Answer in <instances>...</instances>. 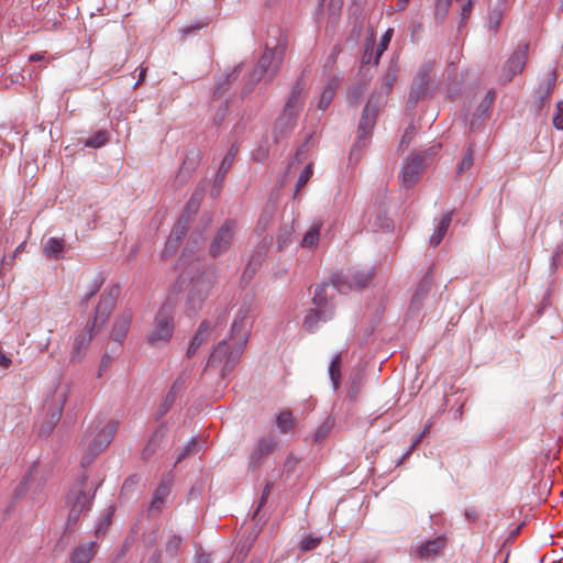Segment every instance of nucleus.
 Here are the masks:
<instances>
[{
  "label": "nucleus",
  "mask_w": 563,
  "mask_h": 563,
  "mask_svg": "<svg viewBox=\"0 0 563 563\" xmlns=\"http://www.w3.org/2000/svg\"><path fill=\"white\" fill-rule=\"evenodd\" d=\"M501 22V12L494 10L488 15V26L490 30L496 31Z\"/></svg>",
  "instance_id": "6e6d98bb"
},
{
  "label": "nucleus",
  "mask_w": 563,
  "mask_h": 563,
  "mask_svg": "<svg viewBox=\"0 0 563 563\" xmlns=\"http://www.w3.org/2000/svg\"><path fill=\"white\" fill-rule=\"evenodd\" d=\"M452 218H453V212L452 211L446 212L441 218V220H440L439 224L437 225L433 234L430 236V244L432 246L435 247V246H438L442 242V240H443L444 235L446 234L448 229H449V227H450V224L452 222Z\"/></svg>",
  "instance_id": "7c9ffc66"
},
{
  "label": "nucleus",
  "mask_w": 563,
  "mask_h": 563,
  "mask_svg": "<svg viewBox=\"0 0 563 563\" xmlns=\"http://www.w3.org/2000/svg\"><path fill=\"white\" fill-rule=\"evenodd\" d=\"M236 153H238V147L235 145H232L229 148L228 153L225 154V156L223 157V159L219 166V169L217 172V180H220V181L223 180L228 170L231 168V166L234 162Z\"/></svg>",
  "instance_id": "f704fd0d"
},
{
  "label": "nucleus",
  "mask_w": 563,
  "mask_h": 563,
  "mask_svg": "<svg viewBox=\"0 0 563 563\" xmlns=\"http://www.w3.org/2000/svg\"><path fill=\"white\" fill-rule=\"evenodd\" d=\"M253 320L251 306H241L231 327V339L242 346H245L251 333Z\"/></svg>",
  "instance_id": "9b49d317"
},
{
  "label": "nucleus",
  "mask_w": 563,
  "mask_h": 563,
  "mask_svg": "<svg viewBox=\"0 0 563 563\" xmlns=\"http://www.w3.org/2000/svg\"><path fill=\"white\" fill-rule=\"evenodd\" d=\"M431 285H432V277H431V273L429 272L422 277L420 283L418 284V286L415 290V294L412 296V305L420 303L423 300V298L430 291Z\"/></svg>",
  "instance_id": "72a5a7b5"
},
{
  "label": "nucleus",
  "mask_w": 563,
  "mask_h": 563,
  "mask_svg": "<svg viewBox=\"0 0 563 563\" xmlns=\"http://www.w3.org/2000/svg\"><path fill=\"white\" fill-rule=\"evenodd\" d=\"M422 167H423V159L421 156L416 155V156L410 157L402 168V173H401L402 183L406 186H411L412 184H415L418 180L419 175L422 172Z\"/></svg>",
  "instance_id": "412c9836"
},
{
  "label": "nucleus",
  "mask_w": 563,
  "mask_h": 563,
  "mask_svg": "<svg viewBox=\"0 0 563 563\" xmlns=\"http://www.w3.org/2000/svg\"><path fill=\"white\" fill-rule=\"evenodd\" d=\"M276 426L282 433L289 432L295 427L292 413L289 410L282 411L277 416Z\"/></svg>",
  "instance_id": "c9c22d12"
},
{
  "label": "nucleus",
  "mask_w": 563,
  "mask_h": 563,
  "mask_svg": "<svg viewBox=\"0 0 563 563\" xmlns=\"http://www.w3.org/2000/svg\"><path fill=\"white\" fill-rule=\"evenodd\" d=\"M385 103L383 93L372 95L367 101L357 128V136L354 146L361 148L366 146L367 141L372 136L373 129L376 123V117L379 109Z\"/></svg>",
  "instance_id": "423d86ee"
},
{
  "label": "nucleus",
  "mask_w": 563,
  "mask_h": 563,
  "mask_svg": "<svg viewBox=\"0 0 563 563\" xmlns=\"http://www.w3.org/2000/svg\"><path fill=\"white\" fill-rule=\"evenodd\" d=\"M305 99V82L303 75H301L291 87L283 110L299 115L303 108Z\"/></svg>",
  "instance_id": "f3484780"
},
{
  "label": "nucleus",
  "mask_w": 563,
  "mask_h": 563,
  "mask_svg": "<svg viewBox=\"0 0 563 563\" xmlns=\"http://www.w3.org/2000/svg\"><path fill=\"white\" fill-rule=\"evenodd\" d=\"M284 51V46L280 45L265 49L251 74V86L246 91H243L244 95L250 93L253 86L264 77H267L268 80H272L275 77L282 64Z\"/></svg>",
  "instance_id": "39448f33"
},
{
  "label": "nucleus",
  "mask_w": 563,
  "mask_h": 563,
  "mask_svg": "<svg viewBox=\"0 0 563 563\" xmlns=\"http://www.w3.org/2000/svg\"><path fill=\"white\" fill-rule=\"evenodd\" d=\"M111 363V356L108 355V354H104L100 361V364H99V367H98V372H97V376L100 378L102 377L103 373L107 371V368L109 367Z\"/></svg>",
  "instance_id": "052dcab7"
},
{
  "label": "nucleus",
  "mask_w": 563,
  "mask_h": 563,
  "mask_svg": "<svg viewBox=\"0 0 563 563\" xmlns=\"http://www.w3.org/2000/svg\"><path fill=\"white\" fill-rule=\"evenodd\" d=\"M199 451V443L196 439H192L180 452V454L177 457L176 463H179L185 457L195 454Z\"/></svg>",
  "instance_id": "de8ad7c7"
},
{
  "label": "nucleus",
  "mask_w": 563,
  "mask_h": 563,
  "mask_svg": "<svg viewBox=\"0 0 563 563\" xmlns=\"http://www.w3.org/2000/svg\"><path fill=\"white\" fill-rule=\"evenodd\" d=\"M496 98L495 90L490 89L485 98L481 101L471 121L472 128L475 126L477 120L486 119L492 110L494 100Z\"/></svg>",
  "instance_id": "cd10ccee"
},
{
  "label": "nucleus",
  "mask_w": 563,
  "mask_h": 563,
  "mask_svg": "<svg viewBox=\"0 0 563 563\" xmlns=\"http://www.w3.org/2000/svg\"><path fill=\"white\" fill-rule=\"evenodd\" d=\"M12 364L11 357H9L4 351L0 347V367L8 368Z\"/></svg>",
  "instance_id": "0e129e2a"
},
{
  "label": "nucleus",
  "mask_w": 563,
  "mask_h": 563,
  "mask_svg": "<svg viewBox=\"0 0 563 563\" xmlns=\"http://www.w3.org/2000/svg\"><path fill=\"white\" fill-rule=\"evenodd\" d=\"M312 165L309 164L305 167V169L299 175V178L296 184V192L295 196L301 190L302 187L309 181L310 177L312 176Z\"/></svg>",
  "instance_id": "a18cd8bd"
},
{
  "label": "nucleus",
  "mask_w": 563,
  "mask_h": 563,
  "mask_svg": "<svg viewBox=\"0 0 563 563\" xmlns=\"http://www.w3.org/2000/svg\"><path fill=\"white\" fill-rule=\"evenodd\" d=\"M93 496L95 492L88 486L87 476L80 475L66 496V505L69 508L67 519L69 526L76 525L80 516L90 509Z\"/></svg>",
  "instance_id": "7ed1b4c3"
},
{
  "label": "nucleus",
  "mask_w": 563,
  "mask_h": 563,
  "mask_svg": "<svg viewBox=\"0 0 563 563\" xmlns=\"http://www.w3.org/2000/svg\"><path fill=\"white\" fill-rule=\"evenodd\" d=\"M553 125L558 130H563V101H560L556 104V112L553 117Z\"/></svg>",
  "instance_id": "4d7b16f0"
},
{
  "label": "nucleus",
  "mask_w": 563,
  "mask_h": 563,
  "mask_svg": "<svg viewBox=\"0 0 563 563\" xmlns=\"http://www.w3.org/2000/svg\"><path fill=\"white\" fill-rule=\"evenodd\" d=\"M327 434V429L321 427L317 430V432L314 433V442H319L321 441Z\"/></svg>",
  "instance_id": "774afa93"
},
{
  "label": "nucleus",
  "mask_w": 563,
  "mask_h": 563,
  "mask_svg": "<svg viewBox=\"0 0 563 563\" xmlns=\"http://www.w3.org/2000/svg\"><path fill=\"white\" fill-rule=\"evenodd\" d=\"M341 354H336L329 366V375L331 378V382L333 384L334 389H338L340 386V378H341Z\"/></svg>",
  "instance_id": "e433bc0d"
},
{
  "label": "nucleus",
  "mask_w": 563,
  "mask_h": 563,
  "mask_svg": "<svg viewBox=\"0 0 563 563\" xmlns=\"http://www.w3.org/2000/svg\"><path fill=\"white\" fill-rule=\"evenodd\" d=\"M473 2H474V0H467V1L462 5V10H461V21H460L459 29H461L463 25H465L466 20L468 19V16H470V14H471V12H472Z\"/></svg>",
  "instance_id": "5fc2aeb1"
},
{
  "label": "nucleus",
  "mask_w": 563,
  "mask_h": 563,
  "mask_svg": "<svg viewBox=\"0 0 563 563\" xmlns=\"http://www.w3.org/2000/svg\"><path fill=\"white\" fill-rule=\"evenodd\" d=\"M108 142V134L106 131H98L93 136L86 141V145L89 147H101Z\"/></svg>",
  "instance_id": "37998d69"
},
{
  "label": "nucleus",
  "mask_w": 563,
  "mask_h": 563,
  "mask_svg": "<svg viewBox=\"0 0 563 563\" xmlns=\"http://www.w3.org/2000/svg\"><path fill=\"white\" fill-rule=\"evenodd\" d=\"M236 232V222L228 219L217 231L209 249L212 257H218L225 253L232 245Z\"/></svg>",
  "instance_id": "f8f14e48"
},
{
  "label": "nucleus",
  "mask_w": 563,
  "mask_h": 563,
  "mask_svg": "<svg viewBox=\"0 0 563 563\" xmlns=\"http://www.w3.org/2000/svg\"><path fill=\"white\" fill-rule=\"evenodd\" d=\"M201 199H202L201 191H196L195 194H192L191 198L187 202L186 211L196 213L199 208Z\"/></svg>",
  "instance_id": "864d4df0"
},
{
  "label": "nucleus",
  "mask_w": 563,
  "mask_h": 563,
  "mask_svg": "<svg viewBox=\"0 0 563 563\" xmlns=\"http://www.w3.org/2000/svg\"><path fill=\"white\" fill-rule=\"evenodd\" d=\"M291 235H292V229L290 227H283L279 230L278 236H277V243L278 249L284 250L287 247L291 242Z\"/></svg>",
  "instance_id": "79ce46f5"
},
{
  "label": "nucleus",
  "mask_w": 563,
  "mask_h": 563,
  "mask_svg": "<svg viewBox=\"0 0 563 563\" xmlns=\"http://www.w3.org/2000/svg\"><path fill=\"white\" fill-rule=\"evenodd\" d=\"M274 216V207H269L266 209L264 213L261 216L258 220V224H263L264 227L268 224V222L273 219Z\"/></svg>",
  "instance_id": "e2e57ef3"
},
{
  "label": "nucleus",
  "mask_w": 563,
  "mask_h": 563,
  "mask_svg": "<svg viewBox=\"0 0 563 563\" xmlns=\"http://www.w3.org/2000/svg\"><path fill=\"white\" fill-rule=\"evenodd\" d=\"M374 272L372 268L365 271L350 268L332 277L333 288H335L338 292L360 289L365 287L372 280Z\"/></svg>",
  "instance_id": "1a4fd4ad"
},
{
  "label": "nucleus",
  "mask_w": 563,
  "mask_h": 563,
  "mask_svg": "<svg viewBox=\"0 0 563 563\" xmlns=\"http://www.w3.org/2000/svg\"><path fill=\"white\" fill-rule=\"evenodd\" d=\"M131 321L132 312L130 310L123 311L113 325L111 339L117 342H122L128 334Z\"/></svg>",
  "instance_id": "a878e982"
},
{
  "label": "nucleus",
  "mask_w": 563,
  "mask_h": 563,
  "mask_svg": "<svg viewBox=\"0 0 563 563\" xmlns=\"http://www.w3.org/2000/svg\"><path fill=\"white\" fill-rule=\"evenodd\" d=\"M174 333V310L170 302L164 303L158 310L153 329L147 335L152 344L166 343Z\"/></svg>",
  "instance_id": "6e6552de"
},
{
  "label": "nucleus",
  "mask_w": 563,
  "mask_h": 563,
  "mask_svg": "<svg viewBox=\"0 0 563 563\" xmlns=\"http://www.w3.org/2000/svg\"><path fill=\"white\" fill-rule=\"evenodd\" d=\"M430 65H424L421 67L415 78V81L411 87V91L409 93L408 103L411 107H415L417 102L426 96L428 90V85L430 80Z\"/></svg>",
  "instance_id": "a211bd4d"
},
{
  "label": "nucleus",
  "mask_w": 563,
  "mask_h": 563,
  "mask_svg": "<svg viewBox=\"0 0 563 563\" xmlns=\"http://www.w3.org/2000/svg\"><path fill=\"white\" fill-rule=\"evenodd\" d=\"M445 545V537L439 536L432 540L419 544L413 551V556L421 561H432L442 553Z\"/></svg>",
  "instance_id": "dca6fc26"
},
{
  "label": "nucleus",
  "mask_w": 563,
  "mask_h": 563,
  "mask_svg": "<svg viewBox=\"0 0 563 563\" xmlns=\"http://www.w3.org/2000/svg\"><path fill=\"white\" fill-rule=\"evenodd\" d=\"M396 79H397L396 67H393V66L388 67L387 71L385 73V75L382 79L383 93L387 95L391 90Z\"/></svg>",
  "instance_id": "58836bf2"
},
{
  "label": "nucleus",
  "mask_w": 563,
  "mask_h": 563,
  "mask_svg": "<svg viewBox=\"0 0 563 563\" xmlns=\"http://www.w3.org/2000/svg\"><path fill=\"white\" fill-rule=\"evenodd\" d=\"M169 494V488L167 485H161L155 493L154 499L152 501V507L157 508L159 504H162L167 495Z\"/></svg>",
  "instance_id": "603ef678"
},
{
  "label": "nucleus",
  "mask_w": 563,
  "mask_h": 563,
  "mask_svg": "<svg viewBox=\"0 0 563 563\" xmlns=\"http://www.w3.org/2000/svg\"><path fill=\"white\" fill-rule=\"evenodd\" d=\"M272 487H273V483L268 482L264 489H263V493H262V496H261V500H260V504L255 510V515L260 511V509L262 508V506L266 503L267 500V497L272 490Z\"/></svg>",
  "instance_id": "680f3d73"
},
{
  "label": "nucleus",
  "mask_w": 563,
  "mask_h": 563,
  "mask_svg": "<svg viewBox=\"0 0 563 563\" xmlns=\"http://www.w3.org/2000/svg\"><path fill=\"white\" fill-rule=\"evenodd\" d=\"M181 542L180 536L170 532L165 544L166 553L170 556H176L180 550Z\"/></svg>",
  "instance_id": "4c0bfd02"
},
{
  "label": "nucleus",
  "mask_w": 563,
  "mask_h": 563,
  "mask_svg": "<svg viewBox=\"0 0 563 563\" xmlns=\"http://www.w3.org/2000/svg\"><path fill=\"white\" fill-rule=\"evenodd\" d=\"M299 463V459L294 454H289L284 462V471L287 473H291L296 470Z\"/></svg>",
  "instance_id": "bf43d9fd"
},
{
  "label": "nucleus",
  "mask_w": 563,
  "mask_h": 563,
  "mask_svg": "<svg viewBox=\"0 0 563 563\" xmlns=\"http://www.w3.org/2000/svg\"><path fill=\"white\" fill-rule=\"evenodd\" d=\"M165 429L159 426L154 432L153 434L151 435V438L148 439L146 445L144 446L143 451H142V459L147 461L150 460L153 455H155L158 451V449L161 448L162 445V442L165 438Z\"/></svg>",
  "instance_id": "bb28decb"
},
{
  "label": "nucleus",
  "mask_w": 563,
  "mask_h": 563,
  "mask_svg": "<svg viewBox=\"0 0 563 563\" xmlns=\"http://www.w3.org/2000/svg\"><path fill=\"white\" fill-rule=\"evenodd\" d=\"M339 84H340V80L336 77L331 78L328 81V84L325 85V87L321 93V97H320V100L318 103L319 109L325 110L330 106V103L332 102V100L334 98L336 88L339 87Z\"/></svg>",
  "instance_id": "473e14b6"
},
{
  "label": "nucleus",
  "mask_w": 563,
  "mask_h": 563,
  "mask_svg": "<svg viewBox=\"0 0 563 563\" xmlns=\"http://www.w3.org/2000/svg\"><path fill=\"white\" fill-rule=\"evenodd\" d=\"M473 153L474 150L472 146L468 147L467 152L465 153L464 157L462 158L461 163L457 166V173L463 174L467 169H470L473 165Z\"/></svg>",
  "instance_id": "49530a36"
},
{
  "label": "nucleus",
  "mask_w": 563,
  "mask_h": 563,
  "mask_svg": "<svg viewBox=\"0 0 563 563\" xmlns=\"http://www.w3.org/2000/svg\"><path fill=\"white\" fill-rule=\"evenodd\" d=\"M183 385H184V383L181 382V379H177L173 384V386L165 399L166 408H165L164 412H166L168 410L169 405L175 400L176 394L178 391H180V389L183 388Z\"/></svg>",
  "instance_id": "8fccbe9b"
},
{
  "label": "nucleus",
  "mask_w": 563,
  "mask_h": 563,
  "mask_svg": "<svg viewBox=\"0 0 563 563\" xmlns=\"http://www.w3.org/2000/svg\"><path fill=\"white\" fill-rule=\"evenodd\" d=\"M216 282L214 273L208 269H200L198 264H192L181 273L178 279L180 286L187 290V312L196 313L201 309L203 301L209 296Z\"/></svg>",
  "instance_id": "f257e3e1"
},
{
  "label": "nucleus",
  "mask_w": 563,
  "mask_h": 563,
  "mask_svg": "<svg viewBox=\"0 0 563 563\" xmlns=\"http://www.w3.org/2000/svg\"><path fill=\"white\" fill-rule=\"evenodd\" d=\"M111 516H112V509L110 508L108 510V514L101 520L100 525L96 528V536L97 537H99L100 534H104L107 528L110 526Z\"/></svg>",
  "instance_id": "13d9d810"
},
{
  "label": "nucleus",
  "mask_w": 563,
  "mask_h": 563,
  "mask_svg": "<svg viewBox=\"0 0 563 563\" xmlns=\"http://www.w3.org/2000/svg\"><path fill=\"white\" fill-rule=\"evenodd\" d=\"M297 119L298 115L283 110L280 115L277 118L274 126V134L276 141L294 130L297 123Z\"/></svg>",
  "instance_id": "5701e85b"
},
{
  "label": "nucleus",
  "mask_w": 563,
  "mask_h": 563,
  "mask_svg": "<svg viewBox=\"0 0 563 563\" xmlns=\"http://www.w3.org/2000/svg\"><path fill=\"white\" fill-rule=\"evenodd\" d=\"M393 34H394V29L389 27L385 34L382 36L380 41H379V44L376 48V58H375V63L377 64L378 63V59L379 57L383 55V53L387 49L389 43H390V40L393 37Z\"/></svg>",
  "instance_id": "a19ab883"
},
{
  "label": "nucleus",
  "mask_w": 563,
  "mask_h": 563,
  "mask_svg": "<svg viewBox=\"0 0 563 563\" xmlns=\"http://www.w3.org/2000/svg\"><path fill=\"white\" fill-rule=\"evenodd\" d=\"M333 317V311L330 309L318 310L316 308L310 309L303 320V327L309 331L313 332L320 322H327Z\"/></svg>",
  "instance_id": "b1692460"
},
{
  "label": "nucleus",
  "mask_w": 563,
  "mask_h": 563,
  "mask_svg": "<svg viewBox=\"0 0 563 563\" xmlns=\"http://www.w3.org/2000/svg\"><path fill=\"white\" fill-rule=\"evenodd\" d=\"M528 44H519L503 68V78L510 81L517 74H520L527 63Z\"/></svg>",
  "instance_id": "4468645a"
},
{
  "label": "nucleus",
  "mask_w": 563,
  "mask_h": 563,
  "mask_svg": "<svg viewBox=\"0 0 563 563\" xmlns=\"http://www.w3.org/2000/svg\"><path fill=\"white\" fill-rule=\"evenodd\" d=\"M117 432V422L112 420L96 419L88 428L81 446L84 449V455L81 464L87 465L102 452L113 440Z\"/></svg>",
  "instance_id": "f03ea898"
},
{
  "label": "nucleus",
  "mask_w": 563,
  "mask_h": 563,
  "mask_svg": "<svg viewBox=\"0 0 563 563\" xmlns=\"http://www.w3.org/2000/svg\"><path fill=\"white\" fill-rule=\"evenodd\" d=\"M97 548L93 541L79 544L71 553L70 563H89L96 555Z\"/></svg>",
  "instance_id": "393cba45"
},
{
  "label": "nucleus",
  "mask_w": 563,
  "mask_h": 563,
  "mask_svg": "<svg viewBox=\"0 0 563 563\" xmlns=\"http://www.w3.org/2000/svg\"><path fill=\"white\" fill-rule=\"evenodd\" d=\"M196 563H212L210 554L202 553L196 558Z\"/></svg>",
  "instance_id": "338daca9"
},
{
  "label": "nucleus",
  "mask_w": 563,
  "mask_h": 563,
  "mask_svg": "<svg viewBox=\"0 0 563 563\" xmlns=\"http://www.w3.org/2000/svg\"><path fill=\"white\" fill-rule=\"evenodd\" d=\"M336 291L333 288L332 280L330 283L325 282L316 286L312 297V303L316 309H330L334 312V307L332 303L334 292Z\"/></svg>",
  "instance_id": "6ab92c4d"
},
{
  "label": "nucleus",
  "mask_w": 563,
  "mask_h": 563,
  "mask_svg": "<svg viewBox=\"0 0 563 563\" xmlns=\"http://www.w3.org/2000/svg\"><path fill=\"white\" fill-rule=\"evenodd\" d=\"M432 427V422L431 421H428L422 430V432L417 435V438L415 439V441L412 442L411 446L409 448V450L402 455V460L407 459L409 456V454L415 450V448L421 442V440L429 433L430 429Z\"/></svg>",
  "instance_id": "3c124183"
},
{
  "label": "nucleus",
  "mask_w": 563,
  "mask_h": 563,
  "mask_svg": "<svg viewBox=\"0 0 563 563\" xmlns=\"http://www.w3.org/2000/svg\"><path fill=\"white\" fill-rule=\"evenodd\" d=\"M119 295L120 288L118 286H112L107 289L101 295L99 303L96 308L93 319L87 323L93 324V329H96V327L102 325L112 312Z\"/></svg>",
  "instance_id": "ddd939ff"
},
{
  "label": "nucleus",
  "mask_w": 563,
  "mask_h": 563,
  "mask_svg": "<svg viewBox=\"0 0 563 563\" xmlns=\"http://www.w3.org/2000/svg\"><path fill=\"white\" fill-rule=\"evenodd\" d=\"M555 86H556V73L554 70H552L547 74L545 78L539 85V88L537 90V95L539 96L540 102L542 104L547 100L550 99Z\"/></svg>",
  "instance_id": "c756f323"
},
{
  "label": "nucleus",
  "mask_w": 563,
  "mask_h": 563,
  "mask_svg": "<svg viewBox=\"0 0 563 563\" xmlns=\"http://www.w3.org/2000/svg\"><path fill=\"white\" fill-rule=\"evenodd\" d=\"M212 330L213 325L210 321L205 320L201 322L186 352L188 358L192 357L198 349L209 340Z\"/></svg>",
  "instance_id": "4be33fe9"
},
{
  "label": "nucleus",
  "mask_w": 563,
  "mask_h": 563,
  "mask_svg": "<svg viewBox=\"0 0 563 563\" xmlns=\"http://www.w3.org/2000/svg\"><path fill=\"white\" fill-rule=\"evenodd\" d=\"M188 228H189V217H185V214H183L180 217V219L178 220V222L173 228V230L166 241L165 250L163 252V254L165 256L172 254L173 252H175L177 250L180 241L186 235Z\"/></svg>",
  "instance_id": "aec40b11"
},
{
  "label": "nucleus",
  "mask_w": 563,
  "mask_h": 563,
  "mask_svg": "<svg viewBox=\"0 0 563 563\" xmlns=\"http://www.w3.org/2000/svg\"><path fill=\"white\" fill-rule=\"evenodd\" d=\"M363 92H364L363 87H356L351 91L350 97H351V99L357 100L358 98L362 97Z\"/></svg>",
  "instance_id": "69168bd1"
},
{
  "label": "nucleus",
  "mask_w": 563,
  "mask_h": 563,
  "mask_svg": "<svg viewBox=\"0 0 563 563\" xmlns=\"http://www.w3.org/2000/svg\"><path fill=\"white\" fill-rule=\"evenodd\" d=\"M320 542L321 538L309 534L301 540L299 548L302 552H307L316 549L320 544Z\"/></svg>",
  "instance_id": "c03bdc74"
},
{
  "label": "nucleus",
  "mask_w": 563,
  "mask_h": 563,
  "mask_svg": "<svg viewBox=\"0 0 563 563\" xmlns=\"http://www.w3.org/2000/svg\"><path fill=\"white\" fill-rule=\"evenodd\" d=\"M65 249V240L49 238L43 245V253L48 258H59Z\"/></svg>",
  "instance_id": "2f4dec72"
},
{
  "label": "nucleus",
  "mask_w": 563,
  "mask_h": 563,
  "mask_svg": "<svg viewBox=\"0 0 563 563\" xmlns=\"http://www.w3.org/2000/svg\"><path fill=\"white\" fill-rule=\"evenodd\" d=\"M93 334V324L87 323L84 330L75 335L69 355L70 363H80L85 358Z\"/></svg>",
  "instance_id": "2eb2a0df"
},
{
  "label": "nucleus",
  "mask_w": 563,
  "mask_h": 563,
  "mask_svg": "<svg viewBox=\"0 0 563 563\" xmlns=\"http://www.w3.org/2000/svg\"><path fill=\"white\" fill-rule=\"evenodd\" d=\"M323 225L321 220H316L305 233L300 245L303 249H313L318 245L320 240V231Z\"/></svg>",
  "instance_id": "c85d7f7f"
},
{
  "label": "nucleus",
  "mask_w": 563,
  "mask_h": 563,
  "mask_svg": "<svg viewBox=\"0 0 563 563\" xmlns=\"http://www.w3.org/2000/svg\"><path fill=\"white\" fill-rule=\"evenodd\" d=\"M279 441L274 434L260 437L252 446L247 457V468L252 472L257 471L264 461L277 449Z\"/></svg>",
  "instance_id": "9d476101"
},
{
  "label": "nucleus",
  "mask_w": 563,
  "mask_h": 563,
  "mask_svg": "<svg viewBox=\"0 0 563 563\" xmlns=\"http://www.w3.org/2000/svg\"><path fill=\"white\" fill-rule=\"evenodd\" d=\"M68 393L69 386L67 384H59L53 394L45 400L44 410L46 412L47 419L40 428V433L42 435H48L59 421L64 405L68 397Z\"/></svg>",
  "instance_id": "0eeeda50"
},
{
  "label": "nucleus",
  "mask_w": 563,
  "mask_h": 563,
  "mask_svg": "<svg viewBox=\"0 0 563 563\" xmlns=\"http://www.w3.org/2000/svg\"><path fill=\"white\" fill-rule=\"evenodd\" d=\"M243 350L244 346L241 344L234 342L231 346L227 340H223L213 347L208 358L207 367L220 368V375L224 378L239 363Z\"/></svg>",
  "instance_id": "20e7f679"
},
{
  "label": "nucleus",
  "mask_w": 563,
  "mask_h": 563,
  "mask_svg": "<svg viewBox=\"0 0 563 563\" xmlns=\"http://www.w3.org/2000/svg\"><path fill=\"white\" fill-rule=\"evenodd\" d=\"M452 0H437L434 9V18L442 22L451 7Z\"/></svg>",
  "instance_id": "ea45409f"
},
{
  "label": "nucleus",
  "mask_w": 563,
  "mask_h": 563,
  "mask_svg": "<svg viewBox=\"0 0 563 563\" xmlns=\"http://www.w3.org/2000/svg\"><path fill=\"white\" fill-rule=\"evenodd\" d=\"M238 68L228 74L224 82H218L214 89V96H221L228 90V82L235 80L238 77Z\"/></svg>",
  "instance_id": "09e8293b"
}]
</instances>
